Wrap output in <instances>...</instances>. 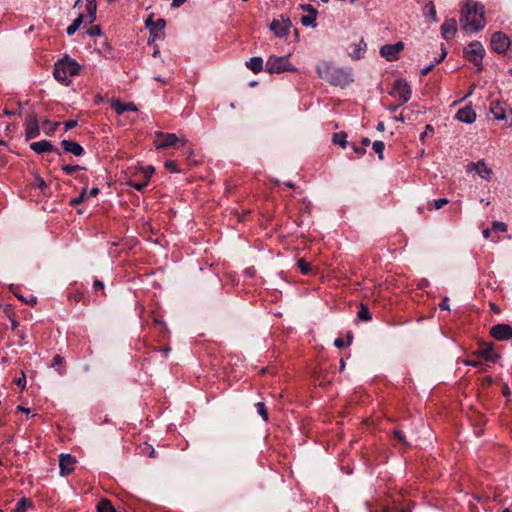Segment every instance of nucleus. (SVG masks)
I'll return each mask as SVG.
<instances>
[{
    "label": "nucleus",
    "mask_w": 512,
    "mask_h": 512,
    "mask_svg": "<svg viewBox=\"0 0 512 512\" xmlns=\"http://www.w3.org/2000/svg\"><path fill=\"white\" fill-rule=\"evenodd\" d=\"M461 12L460 22L465 31L476 33L484 28V6L481 3L467 1Z\"/></svg>",
    "instance_id": "nucleus-1"
},
{
    "label": "nucleus",
    "mask_w": 512,
    "mask_h": 512,
    "mask_svg": "<svg viewBox=\"0 0 512 512\" xmlns=\"http://www.w3.org/2000/svg\"><path fill=\"white\" fill-rule=\"evenodd\" d=\"M317 73L333 86L345 87L353 81V74L350 69H344L334 66L330 62H321L317 65Z\"/></svg>",
    "instance_id": "nucleus-2"
},
{
    "label": "nucleus",
    "mask_w": 512,
    "mask_h": 512,
    "mask_svg": "<svg viewBox=\"0 0 512 512\" xmlns=\"http://www.w3.org/2000/svg\"><path fill=\"white\" fill-rule=\"evenodd\" d=\"M79 64L68 56L59 60L54 67V77L61 83L69 85L71 83V77L79 73Z\"/></svg>",
    "instance_id": "nucleus-3"
},
{
    "label": "nucleus",
    "mask_w": 512,
    "mask_h": 512,
    "mask_svg": "<svg viewBox=\"0 0 512 512\" xmlns=\"http://www.w3.org/2000/svg\"><path fill=\"white\" fill-rule=\"evenodd\" d=\"M265 68L271 74L296 71V68L290 63L287 56H270L266 61Z\"/></svg>",
    "instance_id": "nucleus-4"
},
{
    "label": "nucleus",
    "mask_w": 512,
    "mask_h": 512,
    "mask_svg": "<svg viewBox=\"0 0 512 512\" xmlns=\"http://www.w3.org/2000/svg\"><path fill=\"white\" fill-rule=\"evenodd\" d=\"M464 54L466 59L477 67V71H481L483 69L482 59L485 54V49L480 42L474 41L469 43L464 50Z\"/></svg>",
    "instance_id": "nucleus-5"
},
{
    "label": "nucleus",
    "mask_w": 512,
    "mask_h": 512,
    "mask_svg": "<svg viewBox=\"0 0 512 512\" xmlns=\"http://www.w3.org/2000/svg\"><path fill=\"white\" fill-rule=\"evenodd\" d=\"M269 29L276 37L284 38L290 33L292 29V22L288 17L280 15L278 18H274L272 20L269 25Z\"/></svg>",
    "instance_id": "nucleus-6"
},
{
    "label": "nucleus",
    "mask_w": 512,
    "mask_h": 512,
    "mask_svg": "<svg viewBox=\"0 0 512 512\" xmlns=\"http://www.w3.org/2000/svg\"><path fill=\"white\" fill-rule=\"evenodd\" d=\"M181 141L184 145L187 140L185 138L179 139L175 133H163L160 131L155 132L154 145L157 149H165L175 145Z\"/></svg>",
    "instance_id": "nucleus-7"
},
{
    "label": "nucleus",
    "mask_w": 512,
    "mask_h": 512,
    "mask_svg": "<svg viewBox=\"0 0 512 512\" xmlns=\"http://www.w3.org/2000/svg\"><path fill=\"white\" fill-rule=\"evenodd\" d=\"M40 135L39 121L35 114L29 113L25 117V138L31 140Z\"/></svg>",
    "instance_id": "nucleus-8"
},
{
    "label": "nucleus",
    "mask_w": 512,
    "mask_h": 512,
    "mask_svg": "<svg viewBox=\"0 0 512 512\" xmlns=\"http://www.w3.org/2000/svg\"><path fill=\"white\" fill-rule=\"evenodd\" d=\"M468 173L475 171L479 177L484 180H490L492 176V169L487 166L484 160H479L476 163L470 162L466 166Z\"/></svg>",
    "instance_id": "nucleus-9"
},
{
    "label": "nucleus",
    "mask_w": 512,
    "mask_h": 512,
    "mask_svg": "<svg viewBox=\"0 0 512 512\" xmlns=\"http://www.w3.org/2000/svg\"><path fill=\"white\" fill-rule=\"evenodd\" d=\"M490 44L497 53H504L510 46V40L505 34L496 32L492 35Z\"/></svg>",
    "instance_id": "nucleus-10"
},
{
    "label": "nucleus",
    "mask_w": 512,
    "mask_h": 512,
    "mask_svg": "<svg viewBox=\"0 0 512 512\" xmlns=\"http://www.w3.org/2000/svg\"><path fill=\"white\" fill-rule=\"evenodd\" d=\"M394 91L398 95L401 100V103H406L411 98V88L410 85L404 79H397L394 83Z\"/></svg>",
    "instance_id": "nucleus-11"
},
{
    "label": "nucleus",
    "mask_w": 512,
    "mask_h": 512,
    "mask_svg": "<svg viewBox=\"0 0 512 512\" xmlns=\"http://www.w3.org/2000/svg\"><path fill=\"white\" fill-rule=\"evenodd\" d=\"M490 334L499 341H505L512 338V328L508 324H497L491 327Z\"/></svg>",
    "instance_id": "nucleus-12"
},
{
    "label": "nucleus",
    "mask_w": 512,
    "mask_h": 512,
    "mask_svg": "<svg viewBox=\"0 0 512 512\" xmlns=\"http://www.w3.org/2000/svg\"><path fill=\"white\" fill-rule=\"evenodd\" d=\"M76 460L70 454H61L59 456V468L61 476L72 473L75 469Z\"/></svg>",
    "instance_id": "nucleus-13"
},
{
    "label": "nucleus",
    "mask_w": 512,
    "mask_h": 512,
    "mask_svg": "<svg viewBox=\"0 0 512 512\" xmlns=\"http://www.w3.org/2000/svg\"><path fill=\"white\" fill-rule=\"evenodd\" d=\"M441 36L449 40L454 37L457 31V22L455 19H446L444 23L441 25Z\"/></svg>",
    "instance_id": "nucleus-14"
},
{
    "label": "nucleus",
    "mask_w": 512,
    "mask_h": 512,
    "mask_svg": "<svg viewBox=\"0 0 512 512\" xmlns=\"http://www.w3.org/2000/svg\"><path fill=\"white\" fill-rule=\"evenodd\" d=\"M455 118L461 122L471 124L476 119V113L471 106H466L458 110Z\"/></svg>",
    "instance_id": "nucleus-15"
},
{
    "label": "nucleus",
    "mask_w": 512,
    "mask_h": 512,
    "mask_svg": "<svg viewBox=\"0 0 512 512\" xmlns=\"http://www.w3.org/2000/svg\"><path fill=\"white\" fill-rule=\"evenodd\" d=\"M61 146L64 152L71 153L75 156H81L84 153L83 147L73 140H63Z\"/></svg>",
    "instance_id": "nucleus-16"
},
{
    "label": "nucleus",
    "mask_w": 512,
    "mask_h": 512,
    "mask_svg": "<svg viewBox=\"0 0 512 512\" xmlns=\"http://www.w3.org/2000/svg\"><path fill=\"white\" fill-rule=\"evenodd\" d=\"M350 48H351V51L349 52L350 57L352 59L358 60L364 56V54L367 50V44L363 39H361L357 43L351 44Z\"/></svg>",
    "instance_id": "nucleus-17"
},
{
    "label": "nucleus",
    "mask_w": 512,
    "mask_h": 512,
    "mask_svg": "<svg viewBox=\"0 0 512 512\" xmlns=\"http://www.w3.org/2000/svg\"><path fill=\"white\" fill-rule=\"evenodd\" d=\"M111 106L118 115H122L126 111H132V112L137 111L136 105L133 104L132 102L122 103L119 100H114V101H112Z\"/></svg>",
    "instance_id": "nucleus-18"
},
{
    "label": "nucleus",
    "mask_w": 512,
    "mask_h": 512,
    "mask_svg": "<svg viewBox=\"0 0 512 512\" xmlns=\"http://www.w3.org/2000/svg\"><path fill=\"white\" fill-rule=\"evenodd\" d=\"M30 149L37 154H42L54 150L53 145L47 140H41L30 144Z\"/></svg>",
    "instance_id": "nucleus-19"
},
{
    "label": "nucleus",
    "mask_w": 512,
    "mask_h": 512,
    "mask_svg": "<svg viewBox=\"0 0 512 512\" xmlns=\"http://www.w3.org/2000/svg\"><path fill=\"white\" fill-rule=\"evenodd\" d=\"M86 18L88 23L91 24L96 20L97 3L96 0H86Z\"/></svg>",
    "instance_id": "nucleus-20"
},
{
    "label": "nucleus",
    "mask_w": 512,
    "mask_h": 512,
    "mask_svg": "<svg viewBox=\"0 0 512 512\" xmlns=\"http://www.w3.org/2000/svg\"><path fill=\"white\" fill-rule=\"evenodd\" d=\"M380 55L384 57L387 61H395L398 59V55L395 52L392 44L383 45L380 48Z\"/></svg>",
    "instance_id": "nucleus-21"
},
{
    "label": "nucleus",
    "mask_w": 512,
    "mask_h": 512,
    "mask_svg": "<svg viewBox=\"0 0 512 512\" xmlns=\"http://www.w3.org/2000/svg\"><path fill=\"white\" fill-rule=\"evenodd\" d=\"M246 66L254 73H259L263 70V59L261 57H252L246 62Z\"/></svg>",
    "instance_id": "nucleus-22"
},
{
    "label": "nucleus",
    "mask_w": 512,
    "mask_h": 512,
    "mask_svg": "<svg viewBox=\"0 0 512 512\" xmlns=\"http://www.w3.org/2000/svg\"><path fill=\"white\" fill-rule=\"evenodd\" d=\"M490 111L494 118L498 121L504 120L506 118L505 109L500 103L493 104L490 108Z\"/></svg>",
    "instance_id": "nucleus-23"
},
{
    "label": "nucleus",
    "mask_w": 512,
    "mask_h": 512,
    "mask_svg": "<svg viewBox=\"0 0 512 512\" xmlns=\"http://www.w3.org/2000/svg\"><path fill=\"white\" fill-rule=\"evenodd\" d=\"M318 13L307 14L301 17V24L305 27L315 28L317 26L316 19Z\"/></svg>",
    "instance_id": "nucleus-24"
},
{
    "label": "nucleus",
    "mask_w": 512,
    "mask_h": 512,
    "mask_svg": "<svg viewBox=\"0 0 512 512\" xmlns=\"http://www.w3.org/2000/svg\"><path fill=\"white\" fill-rule=\"evenodd\" d=\"M42 124L44 127V133L47 136H52L55 133L57 127L60 125L59 122H51L48 119H44Z\"/></svg>",
    "instance_id": "nucleus-25"
},
{
    "label": "nucleus",
    "mask_w": 512,
    "mask_h": 512,
    "mask_svg": "<svg viewBox=\"0 0 512 512\" xmlns=\"http://www.w3.org/2000/svg\"><path fill=\"white\" fill-rule=\"evenodd\" d=\"M424 16L426 17H430L431 20L433 22H437L438 21V18H437V13H436V8H435V5L433 2H429L425 5L424 7Z\"/></svg>",
    "instance_id": "nucleus-26"
},
{
    "label": "nucleus",
    "mask_w": 512,
    "mask_h": 512,
    "mask_svg": "<svg viewBox=\"0 0 512 512\" xmlns=\"http://www.w3.org/2000/svg\"><path fill=\"white\" fill-rule=\"evenodd\" d=\"M98 512H116L114 506L108 499H102L97 505Z\"/></svg>",
    "instance_id": "nucleus-27"
},
{
    "label": "nucleus",
    "mask_w": 512,
    "mask_h": 512,
    "mask_svg": "<svg viewBox=\"0 0 512 512\" xmlns=\"http://www.w3.org/2000/svg\"><path fill=\"white\" fill-rule=\"evenodd\" d=\"M84 21V16L79 15L76 19L73 20V22L67 27V34L69 36L73 35L80 27V25Z\"/></svg>",
    "instance_id": "nucleus-28"
},
{
    "label": "nucleus",
    "mask_w": 512,
    "mask_h": 512,
    "mask_svg": "<svg viewBox=\"0 0 512 512\" xmlns=\"http://www.w3.org/2000/svg\"><path fill=\"white\" fill-rule=\"evenodd\" d=\"M165 20L163 19H158L157 21L153 22L151 17H149L147 20H146V26L147 27H150V26H153V28H150V32L153 33L154 30H163L164 27H165Z\"/></svg>",
    "instance_id": "nucleus-29"
},
{
    "label": "nucleus",
    "mask_w": 512,
    "mask_h": 512,
    "mask_svg": "<svg viewBox=\"0 0 512 512\" xmlns=\"http://www.w3.org/2000/svg\"><path fill=\"white\" fill-rule=\"evenodd\" d=\"M332 141L334 144L340 145L342 148H345L347 145V134L345 132L335 133L333 135Z\"/></svg>",
    "instance_id": "nucleus-30"
},
{
    "label": "nucleus",
    "mask_w": 512,
    "mask_h": 512,
    "mask_svg": "<svg viewBox=\"0 0 512 512\" xmlns=\"http://www.w3.org/2000/svg\"><path fill=\"white\" fill-rule=\"evenodd\" d=\"M357 317L360 321H369L372 318L368 307L364 304L360 305V309L357 312Z\"/></svg>",
    "instance_id": "nucleus-31"
},
{
    "label": "nucleus",
    "mask_w": 512,
    "mask_h": 512,
    "mask_svg": "<svg viewBox=\"0 0 512 512\" xmlns=\"http://www.w3.org/2000/svg\"><path fill=\"white\" fill-rule=\"evenodd\" d=\"M64 363H65L64 358L62 356H60L59 354H56L53 357L51 367L56 369L60 374H63V371L60 370V367H63Z\"/></svg>",
    "instance_id": "nucleus-32"
},
{
    "label": "nucleus",
    "mask_w": 512,
    "mask_h": 512,
    "mask_svg": "<svg viewBox=\"0 0 512 512\" xmlns=\"http://www.w3.org/2000/svg\"><path fill=\"white\" fill-rule=\"evenodd\" d=\"M372 148L375 153H377L380 160L383 159V152L385 149V144L383 141H374L372 144Z\"/></svg>",
    "instance_id": "nucleus-33"
},
{
    "label": "nucleus",
    "mask_w": 512,
    "mask_h": 512,
    "mask_svg": "<svg viewBox=\"0 0 512 512\" xmlns=\"http://www.w3.org/2000/svg\"><path fill=\"white\" fill-rule=\"evenodd\" d=\"M31 505V501L27 498H22L18 501L14 512H26L27 507Z\"/></svg>",
    "instance_id": "nucleus-34"
},
{
    "label": "nucleus",
    "mask_w": 512,
    "mask_h": 512,
    "mask_svg": "<svg viewBox=\"0 0 512 512\" xmlns=\"http://www.w3.org/2000/svg\"><path fill=\"white\" fill-rule=\"evenodd\" d=\"M481 354L484 356L485 360L496 362L499 356L495 353H493L492 348H487L482 350Z\"/></svg>",
    "instance_id": "nucleus-35"
},
{
    "label": "nucleus",
    "mask_w": 512,
    "mask_h": 512,
    "mask_svg": "<svg viewBox=\"0 0 512 512\" xmlns=\"http://www.w3.org/2000/svg\"><path fill=\"white\" fill-rule=\"evenodd\" d=\"M256 408H257L258 414L262 417V419L264 421H267L268 420V414H267L265 403L264 402H258L256 404Z\"/></svg>",
    "instance_id": "nucleus-36"
},
{
    "label": "nucleus",
    "mask_w": 512,
    "mask_h": 512,
    "mask_svg": "<svg viewBox=\"0 0 512 512\" xmlns=\"http://www.w3.org/2000/svg\"><path fill=\"white\" fill-rule=\"evenodd\" d=\"M297 266L300 269L302 274H308L310 272V263L306 262L304 259H298Z\"/></svg>",
    "instance_id": "nucleus-37"
},
{
    "label": "nucleus",
    "mask_w": 512,
    "mask_h": 512,
    "mask_svg": "<svg viewBox=\"0 0 512 512\" xmlns=\"http://www.w3.org/2000/svg\"><path fill=\"white\" fill-rule=\"evenodd\" d=\"M86 196H87V189H86V188H84V189L82 190L81 194H80L78 197H76V198H74V199H72V200L70 201V204H71L72 206H77V205L81 204V203L84 201V199L86 198Z\"/></svg>",
    "instance_id": "nucleus-38"
},
{
    "label": "nucleus",
    "mask_w": 512,
    "mask_h": 512,
    "mask_svg": "<svg viewBox=\"0 0 512 512\" xmlns=\"http://www.w3.org/2000/svg\"><path fill=\"white\" fill-rule=\"evenodd\" d=\"M449 203L447 198H440L430 203L434 209H441L443 206Z\"/></svg>",
    "instance_id": "nucleus-39"
},
{
    "label": "nucleus",
    "mask_w": 512,
    "mask_h": 512,
    "mask_svg": "<svg viewBox=\"0 0 512 512\" xmlns=\"http://www.w3.org/2000/svg\"><path fill=\"white\" fill-rule=\"evenodd\" d=\"M148 182L149 181L146 180V179H144L141 182L130 181L129 185L132 186L133 188H135L138 191H142L147 186Z\"/></svg>",
    "instance_id": "nucleus-40"
},
{
    "label": "nucleus",
    "mask_w": 512,
    "mask_h": 512,
    "mask_svg": "<svg viewBox=\"0 0 512 512\" xmlns=\"http://www.w3.org/2000/svg\"><path fill=\"white\" fill-rule=\"evenodd\" d=\"M492 229L494 231L506 232L507 231V225L504 222L494 221L492 223Z\"/></svg>",
    "instance_id": "nucleus-41"
},
{
    "label": "nucleus",
    "mask_w": 512,
    "mask_h": 512,
    "mask_svg": "<svg viewBox=\"0 0 512 512\" xmlns=\"http://www.w3.org/2000/svg\"><path fill=\"white\" fill-rule=\"evenodd\" d=\"M82 169H84V168L79 166V165H65V166L62 167V170L66 174H72L73 172L78 171V170H82Z\"/></svg>",
    "instance_id": "nucleus-42"
},
{
    "label": "nucleus",
    "mask_w": 512,
    "mask_h": 512,
    "mask_svg": "<svg viewBox=\"0 0 512 512\" xmlns=\"http://www.w3.org/2000/svg\"><path fill=\"white\" fill-rule=\"evenodd\" d=\"M433 132H434V128H433V126H432V125H430V124H427V125L425 126V130H424V132H422V133L420 134V141L424 143L425 138H426L429 134H432Z\"/></svg>",
    "instance_id": "nucleus-43"
},
{
    "label": "nucleus",
    "mask_w": 512,
    "mask_h": 512,
    "mask_svg": "<svg viewBox=\"0 0 512 512\" xmlns=\"http://www.w3.org/2000/svg\"><path fill=\"white\" fill-rule=\"evenodd\" d=\"M101 28L99 25H94V26H91L88 30H87V34L90 35V36H100L101 35Z\"/></svg>",
    "instance_id": "nucleus-44"
},
{
    "label": "nucleus",
    "mask_w": 512,
    "mask_h": 512,
    "mask_svg": "<svg viewBox=\"0 0 512 512\" xmlns=\"http://www.w3.org/2000/svg\"><path fill=\"white\" fill-rule=\"evenodd\" d=\"M393 434H394L395 438H397V440H398L399 442H401L402 444H404V445H406V446H408V445H409V443L407 442V440H406L405 436L403 435V433H402L401 431H399V430H395V431L393 432Z\"/></svg>",
    "instance_id": "nucleus-45"
},
{
    "label": "nucleus",
    "mask_w": 512,
    "mask_h": 512,
    "mask_svg": "<svg viewBox=\"0 0 512 512\" xmlns=\"http://www.w3.org/2000/svg\"><path fill=\"white\" fill-rule=\"evenodd\" d=\"M300 8L308 14L318 13L317 10L310 4H301Z\"/></svg>",
    "instance_id": "nucleus-46"
},
{
    "label": "nucleus",
    "mask_w": 512,
    "mask_h": 512,
    "mask_svg": "<svg viewBox=\"0 0 512 512\" xmlns=\"http://www.w3.org/2000/svg\"><path fill=\"white\" fill-rule=\"evenodd\" d=\"M15 384L19 387H21L22 389L25 388V385H26V377H25V374L22 373V376L20 378H17L15 379Z\"/></svg>",
    "instance_id": "nucleus-47"
},
{
    "label": "nucleus",
    "mask_w": 512,
    "mask_h": 512,
    "mask_svg": "<svg viewBox=\"0 0 512 512\" xmlns=\"http://www.w3.org/2000/svg\"><path fill=\"white\" fill-rule=\"evenodd\" d=\"M154 172V168L152 166H147L143 169V173H144V177L146 180L149 181L151 175L153 174Z\"/></svg>",
    "instance_id": "nucleus-48"
},
{
    "label": "nucleus",
    "mask_w": 512,
    "mask_h": 512,
    "mask_svg": "<svg viewBox=\"0 0 512 512\" xmlns=\"http://www.w3.org/2000/svg\"><path fill=\"white\" fill-rule=\"evenodd\" d=\"M165 167L170 170L171 172H178L177 168H176V163L174 161H166L165 162Z\"/></svg>",
    "instance_id": "nucleus-49"
},
{
    "label": "nucleus",
    "mask_w": 512,
    "mask_h": 512,
    "mask_svg": "<svg viewBox=\"0 0 512 512\" xmlns=\"http://www.w3.org/2000/svg\"><path fill=\"white\" fill-rule=\"evenodd\" d=\"M64 125H65V130L68 131V130H70V129H72V128L77 126V121L76 120H69V121H66L64 123Z\"/></svg>",
    "instance_id": "nucleus-50"
},
{
    "label": "nucleus",
    "mask_w": 512,
    "mask_h": 512,
    "mask_svg": "<svg viewBox=\"0 0 512 512\" xmlns=\"http://www.w3.org/2000/svg\"><path fill=\"white\" fill-rule=\"evenodd\" d=\"M449 298L448 297H444L442 302L439 304L440 308L442 310H449L450 307H449Z\"/></svg>",
    "instance_id": "nucleus-51"
},
{
    "label": "nucleus",
    "mask_w": 512,
    "mask_h": 512,
    "mask_svg": "<svg viewBox=\"0 0 512 512\" xmlns=\"http://www.w3.org/2000/svg\"><path fill=\"white\" fill-rule=\"evenodd\" d=\"M392 47L394 48L395 52L399 56V53L403 50L404 44L402 42H397L395 44H392Z\"/></svg>",
    "instance_id": "nucleus-52"
},
{
    "label": "nucleus",
    "mask_w": 512,
    "mask_h": 512,
    "mask_svg": "<svg viewBox=\"0 0 512 512\" xmlns=\"http://www.w3.org/2000/svg\"><path fill=\"white\" fill-rule=\"evenodd\" d=\"M433 67H434V64L432 63V64L428 65L427 67L423 68L421 70V75L422 76L427 75L432 70Z\"/></svg>",
    "instance_id": "nucleus-53"
},
{
    "label": "nucleus",
    "mask_w": 512,
    "mask_h": 512,
    "mask_svg": "<svg viewBox=\"0 0 512 512\" xmlns=\"http://www.w3.org/2000/svg\"><path fill=\"white\" fill-rule=\"evenodd\" d=\"M93 285H94V288H95V289H100V290H103V289H104V283H103L102 281L98 280V279H96V280L94 281V284H93Z\"/></svg>",
    "instance_id": "nucleus-54"
},
{
    "label": "nucleus",
    "mask_w": 512,
    "mask_h": 512,
    "mask_svg": "<svg viewBox=\"0 0 512 512\" xmlns=\"http://www.w3.org/2000/svg\"><path fill=\"white\" fill-rule=\"evenodd\" d=\"M185 2H186V0H173L172 1V7L173 8H178L181 5H183Z\"/></svg>",
    "instance_id": "nucleus-55"
},
{
    "label": "nucleus",
    "mask_w": 512,
    "mask_h": 512,
    "mask_svg": "<svg viewBox=\"0 0 512 512\" xmlns=\"http://www.w3.org/2000/svg\"><path fill=\"white\" fill-rule=\"evenodd\" d=\"M352 149L354 150L355 153L361 154V155L365 154V152H366V150L364 148L357 147L356 145H353Z\"/></svg>",
    "instance_id": "nucleus-56"
},
{
    "label": "nucleus",
    "mask_w": 512,
    "mask_h": 512,
    "mask_svg": "<svg viewBox=\"0 0 512 512\" xmlns=\"http://www.w3.org/2000/svg\"><path fill=\"white\" fill-rule=\"evenodd\" d=\"M334 345L337 347V348H342L344 346V341L341 339V338H337L335 339L334 341Z\"/></svg>",
    "instance_id": "nucleus-57"
},
{
    "label": "nucleus",
    "mask_w": 512,
    "mask_h": 512,
    "mask_svg": "<svg viewBox=\"0 0 512 512\" xmlns=\"http://www.w3.org/2000/svg\"><path fill=\"white\" fill-rule=\"evenodd\" d=\"M98 193H99V189H98L97 187H94V188H92L89 192H87V194H88L89 196H92V197L97 196V195H98Z\"/></svg>",
    "instance_id": "nucleus-58"
},
{
    "label": "nucleus",
    "mask_w": 512,
    "mask_h": 512,
    "mask_svg": "<svg viewBox=\"0 0 512 512\" xmlns=\"http://www.w3.org/2000/svg\"><path fill=\"white\" fill-rule=\"evenodd\" d=\"M466 365H469V366H473V367H478L481 365L480 362H476V361H471V360H466L464 362Z\"/></svg>",
    "instance_id": "nucleus-59"
},
{
    "label": "nucleus",
    "mask_w": 512,
    "mask_h": 512,
    "mask_svg": "<svg viewBox=\"0 0 512 512\" xmlns=\"http://www.w3.org/2000/svg\"><path fill=\"white\" fill-rule=\"evenodd\" d=\"M17 410H18V411H21V412H23V413H26L27 415L30 413V409H29V408H25V407L20 406V405H19V406H17Z\"/></svg>",
    "instance_id": "nucleus-60"
},
{
    "label": "nucleus",
    "mask_w": 512,
    "mask_h": 512,
    "mask_svg": "<svg viewBox=\"0 0 512 512\" xmlns=\"http://www.w3.org/2000/svg\"><path fill=\"white\" fill-rule=\"evenodd\" d=\"M376 129H377L378 131H380V132L384 131V129H385V125H384V123H383V122H379V123L377 124V126H376Z\"/></svg>",
    "instance_id": "nucleus-61"
},
{
    "label": "nucleus",
    "mask_w": 512,
    "mask_h": 512,
    "mask_svg": "<svg viewBox=\"0 0 512 512\" xmlns=\"http://www.w3.org/2000/svg\"><path fill=\"white\" fill-rule=\"evenodd\" d=\"M482 234H483V237H484V238H489V237H490V235H491V231H490L489 229H484V230L482 231Z\"/></svg>",
    "instance_id": "nucleus-62"
},
{
    "label": "nucleus",
    "mask_w": 512,
    "mask_h": 512,
    "mask_svg": "<svg viewBox=\"0 0 512 512\" xmlns=\"http://www.w3.org/2000/svg\"><path fill=\"white\" fill-rule=\"evenodd\" d=\"M361 143L363 146H368L370 145V140L368 138H363Z\"/></svg>",
    "instance_id": "nucleus-63"
},
{
    "label": "nucleus",
    "mask_w": 512,
    "mask_h": 512,
    "mask_svg": "<svg viewBox=\"0 0 512 512\" xmlns=\"http://www.w3.org/2000/svg\"><path fill=\"white\" fill-rule=\"evenodd\" d=\"M160 351H161L162 353H164V354H168V353L171 351V349H170V347H164V348H162Z\"/></svg>",
    "instance_id": "nucleus-64"
}]
</instances>
